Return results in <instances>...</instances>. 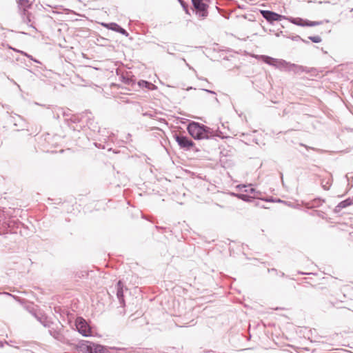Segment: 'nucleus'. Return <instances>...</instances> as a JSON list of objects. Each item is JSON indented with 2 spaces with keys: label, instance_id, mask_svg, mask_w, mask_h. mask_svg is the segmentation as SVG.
<instances>
[{
  "label": "nucleus",
  "instance_id": "f257e3e1",
  "mask_svg": "<svg viewBox=\"0 0 353 353\" xmlns=\"http://www.w3.org/2000/svg\"><path fill=\"white\" fill-rule=\"evenodd\" d=\"M187 131L189 134L196 140L210 139L215 137L221 139L226 138L218 128L216 130L210 127L194 121H190L187 125Z\"/></svg>",
  "mask_w": 353,
  "mask_h": 353
},
{
  "label": "nucleus",
  "instance_id": "4c0bfd02",
  "mask_svg": "<svg viewBox=\"0 0 353 353\" xmlns=\"http://www.w3.org/2000/svg\"><path fill=\"white\" fill-rule=\"evenodd\" d=\"M277 275L281 277H284L285 276V273L283 272H281V271H279V274H277Z\"/></svg>",
  "mask_w": 353,
  "mask_h": 353
},
{
  "label": "nucleus",
  "instance_id": "f3484780",
  "mask_svg": "<svg viewBox=\"0 0 353 353\" xmlns=\"http://www.w3.org/2000/svg\"><path fill=\"white\" fill-rule=\"evenodd\" d=\"M34 316L45 327H50L51 325H53V322L50 321L47 316H39L36 314H34Z\"/></svg>",
  "mask_w": 353,
  "mask_h": 353
},
{
  "label": "nucleus",
  "instance_id": "c03bdc74",
  "mask_svg": "<svg viewBox=\"0 0 353 353\" xmlns=\"http://www.w3.org/2000/svg\"><path fill=\"white\" fill-rule=\"evenodd\" d=\"M192 89V87H190L188 88V90Z\"/></svg>",
  "mask_w": 353,
  "mask_h": 353
},
{
  "label": "nucleus",
  "instance_id": "bb28decb",
  "mask_svg": "<svg viewBox=\"0 0 353 353\" xmlns=\"http://www.w3.org/2000/svg\"><path fill=\"white\" fill-rule=\"evenodd\" d=\"M65 121L68 123L69 121L72 122V123H78L79 121V119L77 117L71 114V115L65 119Z\"/></svg>",
  "mask_w": 353,
  "mask_h": 353
},
{
  "label": "nucleus",
  "instance_id": "393cba45",
  "mask_svg": "<svg viewBox=\"0 0 353 353\" xmlns=\"http://www.w3.org/2000/svg\"><path fill=\"white\" fill-rule=\"evenodd\" d=\"M322 24V21H312L307 19H304L303 26L313 27Z\"/></svg>",
  "mask_w": 353,
  "mask_h": 353
},
{
  "label": "nucleus",
  "instance_id": "7ed1b4c3",
  "mask_svg": "<svg viewBox=\"0 0 353 353\" xmlns=\"http://www.w3.org/2000/svg\"><path fill=\"white\" fill-rule=\"evenodd\" d=\"M173 138L181 149L185 151H198L195 147V143L188 137L181 133L175 132L173 134Z\"/></svg>",
  "mask_w": 353,
  "mask_h": 353
},
{
  "label": "nucleus",
  "instance_id": "e433bc0d",
  "mask_svg": "<svg viewBox=\"0 0 353 353\" xmlns=\"http://www.w3.org/2000/svg\"><path fill=\"white\" fill-rule=\"evenodd\" d=\"M23 54H24L26 56H27L28 57L30 58L32 60H33L34 62H38V61H37L36 59H33L32 57L30 56V55H28V54L26 53H24V52H22Z\"/></svg>",
  "mask_w": 353,
  "mask_h": 353
},
{
  "label": "nucleus",
  "instance_id": "ddd939ff",
  "mask_svg": "<svg viewBox=\"0 0 353 353\" xmlns=\"http://www.w3.org/2000/svg\"><path fill=\"white\" fill-rule=\"evenodd\" d=\"M17 3L20 9H22V14H26L27 10L32 6V2L29 0H17Z\"/></svg>",
  "mask_w": 353,
  "mask_h": 353
},
{
  "label": "nucleus",
  "instance_id": "a18cd8bd",
  "mask_svg": "<svg viewBox=\"0 0 353 353\" xmlns=\"http://www.w3.org/2000/svg\"><path fill=\"white\" fill-rule=\"evenodd\" d=\"M300 274H305L304 272H299Z\"/></svg>",
  "mask_w": 353,
  "mask_h": 353
},
{
  "label": "nucleus",
  "instance_id": "0eeeda50",
  "mask_svg": "<svg viewBox=\"0 0 353 353\" xmlns=\"http://www.w3.org/2000/svg\"><path fill=\"white\" fill-rule=\"evenodd\" d=\"M63 325L59 323V324H56L53 323V325H51L50 327H48L49 334L55 339L61 341L63 339V335L61 332V327Z\"/></svg>",
  "mask_w": 353,
  "mask_h": 353
},
{
  "label": "nucleus",
  "instance_id": "a211bd4d",
  "mask_svg": "<svg viewBox=\"0 0 353 353\" xmlns=\"http://www.w3.org/2000/svg\"><path fill=\"white\" fill-rule=\"evenodd\" d=\"M110 352L112 353H134L135 350L133 347L126 348L110 347Z\"/></svg>",
  "mask_w": 353,
  "mask_h": 353
},
{
  "label": "nucleus",
  "instance_id": "39448f33",
  "mask_svg": "<svg viewBox=\"0 0 353 353\" xmlns=\"http://www.w3.org/2000/svg\"><path fill=\"white\" fill-rule=\"evenodd\" d=\"M76 329L79 333L83 336H90L92 335V330L83 317H77L75 321Z\"/></svg>",
  "mask_w": 353,
  "mask_h": 353
},
{
  "label": "nucleus",
  "instance_id": "f704fd0d",
  "mask_svg": "<svg viewBox=\"0 0 353 353\" xmlns=\"http://www.w3.org/2000/svg\"><path fill=\"white\" fill-rule=\"evenodd\" d=\"M143 115L145 117H150V118H152L153 117L152 114L148 112L143 113Z\"/></svg>",
  "mask_w": 353,
  "mask_h": 353
},
{
  "label": "nucleus",
  "instance_id": "1a4fd4ad",
  "mask_svg": "<svg viewBox=\"0 0 353 353\" xmlns=\"http://www.w3.org/2000/svg\"><path fill=\"white\" fill-rule=\"evenodd\" d=\"M102 26L105 28H106L108 30H111L112 31H114L116 32H119L122 35H124L125 37H128L129 34L128 32L123 28L121 26L117 24V23L111 22V23H103Z\"/></svg>",
  "mask_w": 353,
  "mask_h": 353
},
{
  "label": "nucleus",
  "instance_id": "6ab92c4d",
  "mask_svg": "<svg viewBox=\"0 0 353 353\" xmlns=\"http://www.w3.org/2000/svg\"><path fill=\"white\" fill-rule=\"evenodd\" d=\"M232 195L245 202H252L253 201V197L248 194L232 193Z\"/></svg>",
  "mask_w": 353,
  "mask_h": 353
},
{
  "label": "nucleus",
  "instance_id": "9d476101",
  "mask_svg": "<svg viewBox=\"0 0 353 353\" xmlns=\"http://www.w3.org/2000/svg\"><path fill=\"white\" fill-rule=\"evenodd\" d=\"M260 59L263 62H264L270 65L274 66L275 68H276L278 69H279L278 65L280 63L279 61L281 60V59H275V58L269 57L268 55H261Z\"/></svg>",
  "mask_w": 353,
  "mask_h": 353
},
{
  "label": "nucleus",
  "instance_id": "5701e85b",
  "mask_svg": "<svg viewBox=\"0 0 353 353\" xmlns=\"http://www.w3.org/2000/svg\"><path fill=\"white\" fill-rule=\"evenodd\" d=\"M239 187H241V188H244L243 192H245L246 193L254 194V193L256 192V189L252 187V184H250L249 185H239Z\"/></svg>",
  "mask_w": 353,
  "mask_h": 353
},
{
  "label": "nucleus",
  "instance_id": "20e7f679",
  "mask_svg": "<svg viewBox=\"0 0 353 353\" xmlns=\"http://www.w3.org/2000/svg\"><path fill=\"white\" fill-rule=\"evenodd\" d=\"M195 14L202 19L208 15V8L210 0H191Z\"/></svg>",
  "mask_w": 353,
  "mask_h": 353
},
{
  "label": "nucleus",
  "instance_id": "423d86ee",
  "mask_svg": "<svg viewBox=\"0 0 353 353\" xmlns=\"http://www.w3.org/2000/svg\"><path fill=\"white\" fill-rule=\"evenodd\" d=\"M260 12L262 17L271 24L274 21H281L283 19H287V17L271 10H261Z\"/></svg>",
  "mask_w": 353,
  "mask_h": 353
},
{
  "label": "nucleus",
  "instance_id": "cd10ccee",
  "mask_svg": "<svg viewBox=\"0 0 353 353\" xmlns=\"http://www.w3.org/2000/svg\"><path fill=\"white\" fill-rule=\"evenodd\" d=\"M308 39L313 43H320L322 41L319 36H310L308 37Z\"/></svg>",
  "mask_w": 353,
  "mask_h": 353
},
{
  "label": "nucleus",
  "instance_id": "f8f14e48",
  "mask_svg": "<svg viewBox=\"0 0 353 353\" xmlns=\"http://www.w3.org/2000/svg\"><path fill=\"white\" fill-rule=\"evenodd\" d=\"M54 118L56 119H59L61 116L64 117L65 119L69 117L71 115L70 110L64 109L63 108H58L53 112Z\"/></svg>",
  "mask_w": 353,
  "mask_h": 353
},
{
  "label": "nucleus",
  "instance_id": "dca6fc26",
  "mask_svg": "<svg viewBox=\"0 0 353 353\" xmlns=\"http://www.w3.org/2000/svg\"><path fill=\"white\" fill-rule=\"evenodd\" d=\"M137 85L140 88H146L150 90H154L157 89V86L154 84L145 80L139 81Z\"/></svg>",
  "mask_w": 353,
  "mask_h": 353
},
{
  "label": "nucleus",
  "instance_id": "f03ea898",
  "mask_svg": "<svg viewBox=\"0 0 353 353\" xmlns=\"http://www.w3.org/2000/svg\"><path fill=\"white\" fill-rule=\"evenodd\" d=\"M278 65L279 70H283L285 72H293L294 74H301V73L310 74L312 77H316L317 70L314 68H308L288 62L285 60H281Z\"/></svg>",
  "mask_w": 353,
  "mask_h": 353
},
{
  "label": "nucleus",
  "instance_id": "c756f323",
  "mask_svg": "<svg viewBox=\"0 0 353 353\" xmlns=\"http://www.w3.org/2000/svg\"><path fill=\"white\" fill-rule=\"evenodd\" d=\"M261 194H262V192H261V191H259V190H256V192L254 193V196H252V197H253V200H254V199H261V198L259 197V196H261Z\"/></svg>",
  "mask_w": 353,
  "mask_h": 353
},
{
  "label": "nucleus",
  "instance_id": "c9c22d12",
  "mask_svg": "<svg viewBox=\"0 0 353 353\" xmlns=\"http://www.w3.org/2000/svg\"><path fill=\"white\" fill-rule=\"evenodd\" d=\"M4 294H5L6 295H7V296H10L13 297V298H14V299H15L16 300H18V299H19L17 296H14V295H12V294H10V293H8V292H5Z\"/></svg>",
  "mask_w": 353,
  "mask_h": 353
},
{
  "label": "nucleus",
  "instance_id": "c85d7f7f",
  "mask_svg": "<svg viewBox=\"0 0 353 353\" xmlns=\"http://www.w3.org/2000/svg\"><path fill=\"white\" fill-rule=\"evenodd\" d=\"M292 39L294 40V41H299V40H301L303 41V42H305V43H309V42L307 41H305L303 40V39H301V37L299 36V35H296V36H294L292 37Z\"/></svg>",
  "mask_w": 353,
  "mask_h": 353
},
{
  "label": "nucleus",
  "instance_id": "412c9836",
  "mask_svg": "<svg viewBox=\"0 0 353 353\" xmlns=\"http://www.w3.org/2000/svg\"><path fill=\"white\" fill-rule=\"evenodd\" d=\"M286 20H288L290 23L295 24L299 26H303L304 19L302 18L296 17H287L285 19Z\"/></svg>",
  "mask_w": 353,
  "mask_h": 353
},
{
  "label": "nucleus",
  "instance_id": "37998d69",
  "mask_svg": "<svg viewBox=\"0 0 353 353\" xmlns=\"http://www.w3.org/2000/svg\"><path fill=\"white\" fill-rule=\"evenodd\" d=\"M350 200L352 201V203L353 204V196L350 197Z\"/></svg>",
  "mask_w": 353,
  "mask_h": 353
},
{
  "label": "nucleus",
  "instance_id": "4be33fe9",
  "mask_svg": "<svg viewBox=\"0 0 353 353\" xmlns=\"http://www.w3.org/2000/svg\"><path fill=\"white\" fill-rule=\"evenodd\" d=\"M23 15V20L25 23L28 25L30 27L32 28L35 30V31H37L36 28L31 23V15L32 14L30 12H28L26 14H22Z\"/></svg>",
  "mask_w": 353,
  "mask_h": 353
},
{
  "label": "nucleus",
  "instance_id": "79ce46f5",
  "mask_svg": "<svg viewBox=\"0 0 353 353\" xmlns=\"http://www.w3.org/2000/svg\"><path fill=\"white\" fill-rule=\"evenodd\" d=\"M345 178L347 179V181L349 180V178H348V175H347V174H346V175H345Z\"/></svg>",
  "mask_w": 353,
  "mask_h": 353
},
{
  "label": "nucleus",
  "instance_id": "a878e982",
  "mask_svg": "<svg viewBox=\"0 0 353 353\" xmlns=\"http://www.w3.org/2000/svg\"><path fill=\"white\" fill-rule=\"evenodd\" d=\"M187 14H190L188 5L183 0H177Z\"/></svg>",
  "mask_w": 353,
  "mask_h": 353
},
{
  "label": "nucleus",
  "instance_id": "ea45409f",
  "mask_svg": "<svg viewBox=\"0 0 353 353\" xmlns=\"http://www.w3.org/2000/svg\"><path fill=\"white\" fill-rule=\"evenodd\" d=\"M274 202L285 203H287L286 201H283L281 200L280 199H275V201Z\"/></svg>",
  "mask_w": 353,
  "mask_h": 353
},
{
  "label": "nucleus",
  "instance_id": "a19ab883",
  "mask_svg": "<svg viewBox=\"0 0 353 353\" xmlns=\"http://www.w3.org/2000/svg\"><path fill=\"white\" fill-rule=\"evenodd\" d=\"M323 3H330V1H323ZM319 3H323V1H319Z\"/></svg>",
  "mask_w": 353,
  "mask_h": 353
},
{
  "label": "nucleus",
  "instance_id": "72a5a7b5",
  "mask_svg": "<svg viewBox=\"0 0 353 353\" xmlns=\"http://www.w3.org/2000/svg\"><path fill=\"white\" fill-rule=\"evenodd\" d=\"M203 91L204 92H206L208 93H210V94H216V92L213 90H208V89H202Z\"/></svg>",
  "mask_w": 353,
  "mask_h": 353
},
{
  "label": "nucleus",
  "instance_id": "473e14b6",
  "mask_svg": "<svg viewBox=\"0 0 353 353\" xmlns=\"http://www.w3.org/2000/svg\"><path fill=\"white\" fill-rule=\"evenodd\" d=\"M181 60L185 63L186 66L190 69V70H194V69L190 65L186 60L184 59V58H181Z\"/></svg>",
  "mask_w": 353,
  "mask_h": 353
},
{
  "label": "nucleus",
  "instance_id": "aec40b11",
  "mask_svg": "<svg viewBox=\"0 0 353 353\" xmlns=\"http://www.w3.org/2000/svg\"><path fill=\"white\" fill-rule=\"evenodd\" d=\"M161 48L165 50L169 54H171V55H173V56H175L174 54V51H181V50L178 49L176 46L174 44V45H172V46H161Z\"/></svg>",
  "mask_w": 353,
  "mask_h": 353
},
{
  "label": "nucleus",
  "instance_id": "7c9ffc66",
  "mask_svg": "<svg viewBox=\"0 0 353 353\" xmlns=\"http://www.w3.org/2000/svg\"><path fill=\"white\" fill-rule=\"evenodd\" d=\"M262 201H266V202H274L275 201V199H274L272 196H270V197H268V198H263V199H261Z\"/></svg>",
  "mask_w": 353,
  "mask_h": 353
},
{
  "label": "nucleus",
  "instance_id": "2eb2a0df",
  "mask_svg": "<svg viewBox=\"0 0 353 353\" xmlns=\"http://www.w3.org/2000/svg\"><path fill=\"white\" fill-rule=\"evenodd\" d=\"M130 73L131 72H127L125 74H122L120 77L121 81L128 85H133L135 84L134 77L131 75Z\"/></svg>",
  "mask_w": 353,
  "mask_h": 353
},
{
  "label": "nucleus",
  "instance_id": "b1692460",
  "mask_svg": "<svg viewBox=\"0 0 353 353\" xmlns=\"http://www.w3.org/2000/svg\"><path fill=\"white\" fill-rule=\"evenodd\" d=\"M323 202H325L324 199H321V198H316L311 201V207L318 208L321 206Z\"/></svg>",
  "mask_w": 353,
  "mask_h": 353
},
{
  "label": "nucleus",
  "instance_id": "9b49d317",
  "mask_svg": "<svg viewBox=\"0 0 353 353\" xmlns=\"http://www.w3.org/2000/svg\"><path fill=\"white\" fill-rule=\"evenodd\" d=\"M260 59L263 62H264L270 65L274 66L275 68H276L278 69H279L278 65L280 63L279 61L281 60V59H275V58L269 57L268 55H261Z\"/></svg>",
  "mask_w": 353,
  "mask_h": 353
},
{
  "label": "nucleus",
  "instance_id": "2f4dec72",
  "mask_svg": "<svg viewBox=\"0 0 353 353\" xmlns=\"http://www.w3.org/2000/svg\"><path fill=\"white\" fill-rule=\"evenodd\" d=\"M268 272L269 273L273 272L275 275L279 274V270L275 268H268Z\"/></svg>",
  "mask_w": 353,
  "mask_h": 353
},
{
  "label": "nucleus",
  "instance_id": "6e6552de",
  "mask_svg": "<svg viewBox=\"0 0 353 353\" xmlns=\"http://www.w3.org/2000/svg\"><path fill=\"white\" fill-rule=\"evenodd\" d=\"M116 289H117V297L122 307H124L125 305V299H124L123 292H124V289L125 290H127L128 289H127V288H125L124 286V284L121 280L118 281L117 285H116Z\"/></svg>",
  "mask_w": 353,
  "mask_h": 353
},
{
  "label": "nucleus",
  "instance_id": "4468645a",
  "mask_svg": "<svg viewBox=\"0 0 353 353\" xmlns=\"http://www.w3.org/2000/svg\"><path fill=\"white\" fill-rule=\"evenodd\" d=\"M352 205L350 197L341 201L334 209V212L338 214L341 212L343 208H347Z\"/></svg>",
  "mask_w": 353,
  "mask_h": 353
},
{
  "label": "nucleus",
  "instance_id": "58836bf2",
  "mask_svg": "<svg viewBox=\"0 0 353 353\" xmlns=\"http://www.w3.org/2000/svg\"><path fill=\"white\" fill-rule=\"evenodd\" d=\"M4 344H8L7 341H0V347H3Z\"/></svg>",
  "mask_w": 353,
  "mask_h": 353
}]
</instances>
